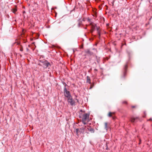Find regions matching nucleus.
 I'll return each instance as SVG.
<instances>
[{
	"instance_id": "nucleus-1",
	"label": "nucleus",
	"mask_w": 152,
	"mask_h": 152,
	"mask_svg": "<svg viewBox=\"0 0 152 152\" xmlns=\"http://www.w3.org/2000/svg\"><path fill=\"white\" fill-rule=\"evenodd\" d=\"M89 115L87 113L84 114L82 117V121L84 124H86L89 121Z\"/></svg>"
},
{
	"instance_id": "nucleus-2",
	"label": "nucleus",
	"mask_w": 152,
	"mask_h": 152,
	"mask_svg": "<svg viewBox=\"0 0 152 152\" xmlns=\"http://www.w3.org/2000/svg\"><path fill=\"white\" fill-rule=\"evenodd\" d=\"M38 64L41 66H42L44 68H46L50 65V63L47 61H39Z\"/></svg>"
},
{
	"instance_id": "nucleus-3",
	"label": "nucleus",
	"mask_w": 152,
	"mask_h": 152,
	"mask_svg": "<svg viewBox=\"0 0 152 152\" xmlns=\"http://www.w3.org/2000/svg\"><path fill=\"white\" fill-rule=\"evenodd\" d=\"M64 95L66 97L68 98L71 97L70 95V94L69 91L67 90L66 88V87H65L64 89Z\"/></svg>"
},
{
	"instance_id": "nucleus-4",
	"label": "nucleus",
	"mask_w": 152,
	"mask_h": 152,
	"mask_svg": "<svg viewBox=\"0 0 152 152\" xmlns=\"http://www.w3.org/2000/svg\"><path fill=\"white\" fill-rule=\"evenodd\" d=\"M67 101L71 105H75V102L73 100L72 96L68 98Z\"/></svg>"
},
{
	"instance_id": "nucleus-5",
	"label": "nucleus",
	"mask_w": 152,
	"mask_h": 152,
	"mask_svg": "<svg viewBox=\"0 0 152 152\" xmlns=\"http://www.w3.org/2000/svg\"><path fill=\"white\" fill-rule=\"evenodd\" d=\"M90 25L91 26V32L92 33L95 29L96 25L95 24L91 22L90 23Z\"/></svg>"
},
{
	"instance_id": "nucleus-6",
	"label": "nucleus",
	"mask_w": 152,
	"mask_h": 152,
	"mask_svg": "<svg viewBox=\"0 0 152 152\" xmlns=\"http://www.w3.org/2000/svg\"><path fill=\"white\" fill-rule=\"evenodd\" d=\"M80 130H81V132L84 133L85 132L87 133H88L87 132L88 130L87 127L86 126L82 127L80 129Z\"/></svg>"
},
{
	"instance_id": "nucleus-7",
	"label": "nucleus",
	"mask_w": 152,
	"mask_h": 152,
	"mask_svg": "<svg viewBox=\"0 0 152 152\" xmlns=\"http://www.w3.org/2000/svg\"><path fill=\"white\" fill-rule=\"evenodd\" d=\"M85 52L88 56H91L93 54V53L90 51L89 49H86L85 50Z\"/></svg>"
},
{
	"instance_id": "nucleus-8",
	"label": "nucleus",
	"mask_w": 152,
	"mask_h": 152,
	"mask_svg": "<svg viewBox=\"0 0 152 152\" xmlns=\"http://www.w3.org/2000/svg\"><path fill=\"white\" fill-rule=\"evenodd\" d=\"M115 113L114 112H109L108 114V116L109 117H112L113 119H115V117L113 116V115H114Z\"/></svg>"
},
{
	"instance_id": "nucleus-9",
	"label": "nucleus",
	"mask_w": 152,
	"mask_h": 152,
	"mask_svg": "<svg viewBox=\"0 0 152 152\" xmlns=\"http://www.w3.org/2000/svg\"><path fill=\"white\" fill-rule=\"evenodd\" d=\"M127 68V64H126L125 65L124 68V72L123 73V75L124 77H125V76L126 75V70Z\"/></svg>"
},
{
	"instance_id": "nucleus-10",
	"label": "nucleus",
	"mask_w": 152,
	"mask_h": 152,
	"mask_svg": "<svg viewBox=\"0 0 152 152\" xmlns=\"http://www.w3.org/2000/svg\"><path fill=\"white\" fill-rule=\"evenodd\" d=\"M87 129H88V130L91 133H94V129L91 127H87Z\"/></svg>"
},
{
	"instance_id": "nucleus-11",
	"label": "nucleus",
	"mask_w": 152,
	"mask_h": 152,
	"mask_svg": "<svg viewBox=\"0 0 152 152\" xmlns=\"http://www.w3.org/2000/svg\"><path fill=\"white\" fill-rule=\"evenodd\" d=\"M138 119V117H137L135 118H131L130 119V120L132 122H134L135 120Z\"/></svg>"
},
{
	"instance_id": "nucleus-12",
	"label": "nucleus",
	"mask_w": 152,
	"mask_h": 152,
	"mask_svg": "<svg viewBox=\"0 0 152 152\" xmlns=\"http://www.w3.org/2000/svg\"><path fill=\"white\" fill-rule=\"evenodd\" d=\"M87 82L89 83H91V79L88 76H87Z\"/></svg>"
},
{
	"instance_id": "nucleus-13",
	"label": "nucleus",
	"mask_w": 152,
	"mask_h": 152,
	"mask_svg": "<svg viewBox=\"0 0 152 152\" xmlns=\"http://www.w3.org/2000/svg\"><path fill=\"white\" fill-rule=\"evenodd\" d=\"M96 28H97V33L99 35V37L100 36V31H99V28L97 27Z\"/></svg>"
},
{
	"instance_id": "nucleus-14",
	"label": "nucleus",
	"mask_w": 152,
	"mask_h": 152,
	"mask_svg": "<svg viewBox=\"0 0 152 152\" xmlns=\"http://www.w3.org/2000/svg\"><path fill=\"white\" fill-rule=\"evenodd\" d=\"M75 131L77 135H78V132H81V130H80V131H79V129H75Z\"/></svg>"
},
{
	"instance_id": "nucleus-15",
	"label": "nucleus",
	"mask_w": 152,
	"mask_h": 152,
	"mask_svg": "<svg viewBox=\"0 0 152 152\" xmlns=\"http://www.w3.org/2000/svg\"><path fill=\"white\" fill-rule=\"evenodd\" d=\"M104 126L105 128L106 129V130H107V122H105L104 123Z\"/></svg>"
},
{
	"instance_id": "nucleus-16",
	"label": "nucleus",
	"mask_w": 152,
	"mask_h": 152,
	"mask_svg": "<svg viewBox=\"0 0 152 152\" xmlns=\"http://www.w3.org/2000/svg\"><path fill=\"white\" fill-rule=\"evenodd\" d=\"M17 10L16 9V8H14L13 10V11H12V12L13 13H15V12H16V11H17Z\"/></svg>"
},
{
	"instance_id": "nucleus-17",
	"label": "nucleus",
	"mask_w": 152,
	"mask_h": 152,
	"mask_svg": "<svg viewBox=\"0 0 152 152\" xmlns=\"http://www.w3.org/2000/svg\"><path fill=\"white\" fill-rule=\"evenodd\" d=\"M20 50L21 51H23V48L22 47V46H20Z\"/></svg>"
},
{
	"instance_id": "nucleus-18",
	"label": "nucleus",
	"mask_w": 152,
	"mask_h": 152,
	"mask_svg": "<svg viewBox=\"0 0 152 152\" xmlns=\"http://www.w3.org/2000/svg\"><path fill=\"white\" fill-rule=\"evenodd\" d=\"M136 106H132V107L133 108H135L136 107Z\"/></svg>"
},
{
	"instance_id": "nucleus-19",
	"label": "nucleus",
	"mask_w": 152,
	"mask_h": 152,
	"mask_svg": "<svg viewBox=\"0 0 152 152\" xmlns=\"http://www.w3.org/2000/svg\"><path fill=\"white\" fill-rule=\"evenodd\" d=\"M147 121H152V118H150Z\"/></svg>"
},
{
	"instance_id": "nucleus-20",
	"label": "nucleus",
	"mask_w": 152,
	"mask_h": 152,
	"mask_svg": "<svg viewBox=\"0 0 152 152\" xmlns=\"http://www.w3.org/2000/svg\"><path fill=\"white\" fill-rule=\"evenodd\" d=\"M123 103L127 104V102L126 101H125L123 102Z\"/></svg>"
},
{
	"instance_id": "nucleus-21",
	"label": "nucleus",
	"mask_w": 152,
	"mask_h": 152,
	"mask_svg": "<svg viewBox=\"0 0 152 152\" xmlns=\"http://www.w3.org/2000/svg\"><path fill=\"white\" fill-rule=\"evenodd\" d=\"M87 20H88V21L90 22V20H91L90 19L88 18Z\"/></svg>"
},
{
	"instance_id": "nucleus-22",
	"label": "nucleus",
	"mask_w": 152,
	"mask_h": 152,
	"mask_svg": "<svg viewBox=\"0 0 152 152\" xmlns=\"http://www.w3.org/2000/svg\"><path fill=\"white\" fill-rule=\"evenodd\" d=\"M80 112H83V111H82V110H80Z\"/></svg>"
},
{
	"instance_id": "nucleus-23",
	"label": "nucleus",
	"mask_w": 152,
	"mask_h": 152,
	"mask_svg": "<svg viewBox=\"0 0 152 152\" xmlns=\"http://www.w3.org/2000/svg\"><path fill=\"white\" fill-rule=\"evenodd\" d=\"M34 43H35V42H33V43H32V44H34Z\"/></svg>"
}]
</instances>
